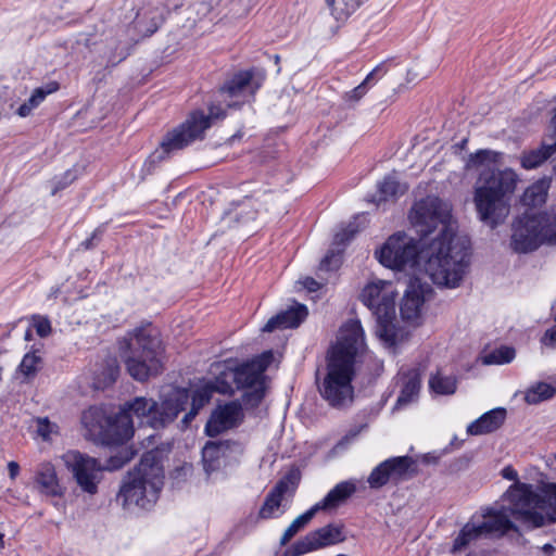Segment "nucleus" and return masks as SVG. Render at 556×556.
Segmentation results:
<instances>
[{"label": "nucleus", "instance_id": "nucleus-1", "mask_svg": "<svg viewBox=\"0 0 556 556\" xmlns=\"http://www.w3.org/2000/svg\"><path fill=\"white\" fill-rule=\"evenodd\" d=\"M409 219L420 241L394 233L377 251L379 262L392 269H409L414 275L425 273L438 286L457 288L469 267L470 243L456 235L450 205L427 197L415 203Z\"/></svg>", "mask_w": 556, "mask_h": 556}, {"label": "nucleus", "instance_id": "nucleus-2", "mask_svg": "<svg viewBox=\"0 0 556 556\" xmlns=\"http://www.w3.org/2000/svg\"><path fill=\"white\" fill-rule=\"evenodd\" d=\"M501 153L480 150L470 156L471 166H484L475 188L473 202L482 223L495 228L503 224L509 214L508 197L514 193L518 176L513 169L495 170Z\"/></svg>", "mask_w": 556, "mask_h": 556}, {"label": "nucleus", "instance_id": "nucleus-3", "mask_svg": "<svg viewBox=\"0 0 556 556\" xmlns=\"http://www.w3.org/2000/svg\"><path fill=\"white\" fill-rule=\"evenodd\" d=\"M365 349V333L358 319L346 321L338 342L328 355L327 374L319 384L321 396L332 406H342L353 399L354 363Z\"/></svg>", "mask_w": 556, "mask_h": 556}, {"label": "nucleus", "instance_id": "nucleus-4", "mask_svg": "<svg viewBox=\"0 0 556 556\" xmlns=\"http://www.w3.org/2000/svg\"><path fill=\"white\" fill-rule=\"evenodd\" d=\"M510 514L526 529L532 530L556 523V484L542 489L529 483L510 485L505 492Z\"/></svg>", "mask_w": 556, "mask_h": 556}, {"label": "nucleus", "instance_id": "nucleus-5", "mask_svg": "<svg viewBox=\"0 0 556 556\" xmlns=\"http://www.w3.org/2000/svg\"><path fill=\"white\" fill-rule=\"evenodd\" d=\"M273 359L270 352L240 366L233 367L231 363L216 365V377L210 380L217 393L232 394L236 390H245L243 402L248 405H257L265 394L264 372Z\"/></svg>", "mask_w": 556, "mask_h": 556}, {"label": "nucleus", "instance_id": "nucleus-6", "mask_svg": "<svg viewBox=\"0 0 556 556\" xmlns=\"http://www.w3.org/2000/svg\"><path fill=\"white\" fill-rule=\"evenodd\" d=\"M164 483V470L157 452H147L140 464L125 479L118 500L124 507L149 509L157 500Z\"/></svg>", "mask_w": 556, "mask_h": 556}, {"label": "nucleus", "instance_id": "nucleus-7", "mask_svg": "<svg viewBox=\"0 0 556 556\" xmlns=\"http://www.w3.org/2000/svg\"><path fill=\"white\" fill-rule=\"evenodd\" d=\"M162 354V342L150 326L136 328L125 338L122 356L127 371L138 381L161 371Z\"/></svg>", "mask_w": 556, "mask_h": 556}, {"label": "nucleus", "instance_id": "nucleus-8", "mask_svg": "<svg viewBox=\"0 0 556 556\" xmlns=\"http://www.w3.org/2000/svg\"><path fill=\"white\" fill-rule=\"evenodd\" d=\"M130 458L131 456L118 453L110 457L106 465H102L98 458L79 451H67L61 456L77 488L89 496L98 494L105 470H117Z\"/></svg>", "mask_w": 556, "mask_h": 556}, {"label": "nucleus", "instance_id": "nucleus-9", "mask_svg": "<svg viewBox=\"0 0 556 556\" xmlns=\"http://www.w3.org/2000/svg\"><path fill=\"white\" fill-rule=\"evenodd\" d=\"M542 243H556V215L527 212L514 222L510 241L514 251L527 253Z\"/></svg>", "mask_w": 556, "mask_h": 556}, {"label": "nucleus", "instance_id": "nucleus-10", "mask_svg": "<svg viewBox=\"0 0 556 556\" xmlns=\"http://www.w3.org/2000/svg\"><path fill=\"white\" fill-rule=\"evenodd\" d=\"M503 500L508 503L507 506H502L500 509L486 508L483 513V521L476 523L468 521L460 530L453 543L452 552H460L472 542L491 535H503L509 531H518L515 521L518 522L510 514V502L506 498L505 494Z\"/></svg>", "mask_w": 556, "mask_h": 556}, {"label": "nucleus", "instance_id": "nucleus-11", "mask_svg": "<svg viewBox=\"0 0 556 556\" xmlns=\"http://www.w3.org/2000/svg\"><path fill=\"white\" fill-rule=\"evenodd\" d=\"M396 290L391 281L372 280L368 282L362 293L361 301L377 318V334L384 341H391V324L395 317Z\"/></svg>", "mask_w": 556, "mask_h": 556}, {"label": "nucleus", "instance_id": "nucleus-12", "mask_svg": "<svg viewBox=\"0 0 556 556\" xmlns=\"http://www.w3.org/2000/svg\"><path fill=\"white\" fill-rule=\"evenodd\" d=\"M225 117L219 105H211L208 115L203 112H193L185 123L168 132L161 143L164 153H172L184 149L197 139H201L212 121Z\"/></svg>", "mask_w": 556, "mask_h": 556}, {"label": "nucleus", "instance_id": "nucleus-13", "mask_svg": "<svg viewBox=\"0 0 556 556\" xmlns=\"http://www.w3.org/2000/svg\"><path fill=\"white\" fill-rule=\"evenodd\" d=\"M154 417H157L156 402L152 399L139 396L125 404L111 425V431L116 435V441L124 442L134 435L132 418H137L139 426L160 428Z\"/></svg>", "mask_w": 556, "mask_h": 556}, {"label": "nucleus", "instance_id": "nucleus-14", "mask_svg": "<svg viewBox=\"0 0 556 556\" xmlns=\"http://www.w3.org/2000/svg\"><path fill=\"white\" fill-rule=\"evenodd\" d=\"M343 540L344 535L342 527L329 523L307 533L293 545V548L295 551V555H303L329 545H334Z\"/></svg>", "mask_w": 556, "mask_h": 556}, {"label": "nucleus", "instance_id": "nucleus-15", "mask_svg": "<svg viewBox=\"0 0 556 556\" xmlns=\"http://www.w3.org/2000/svg\"><path fill=\"white\" fill-rule=\"evenodd\" d=\"M430 292V286L421 282L419 277L414 276L410 278L400 307L403 319L407 321L417 320L421 315L425 301Z\"/></svg>", "mask_w": 556, "mask_h": 556}, {"label": "nucleus", "instance_id": "nucleus-16", "mask_svg": "<svg viewBox=\"0 0 556 556\" xmlns=\"http://www.w3.org/2000/svg\"><path fill=\"white\" fill-rule=\"evenodd\" d=\"M413 460L408 456H399L386 459L372 469L368 477V483L372 489H379L390 479H400L406 475Z\"/></svg>", "mask_w": 556, "mask_h": 556}, {"label": "nucleus", "instance_id": "nucleus-17", "mask_svg": "<svg viewBox=\"0 0 556 556\" xmlns=\"http://www.w3.org/2000/svg\"><path fill=\"white\" fill-rule=\"evenodd\" d=\"M243 418L242 407L238 402H230L218 406L211 415L205 426V432L210 437L238 426Z\"/></svg>", "mask_w": 556, "mask_h": 556}, {"label": "nucleus", "instance_id": "nucleus-18", "mask_svg": "<svg viewBox=\"0 0 556 556\" xmlns=\"http://www.w3.org/2000/svg\"><path fill=\"white\" fill-rule=\"evenodd\" d=\"M190 393L187 389L173 388L164 394L161 405L156 403L157 417L154 420L160 427L173 421L189 404Z\"/></svg>", "mask_w": 556, "mask_h": 556}, {"label": "nucleus", "instance_id": "nucleus-19", "mask_svg": "<svg viewBox=\"0 0 556 556\" xmlns=\"http://www.w3.org/2000/svg\"><path fill=\"white\" fill-rule=\"evenodd\" d=\"M264 80L263 76L255 77L253 71L236 73L222 88L229 98H241L242 102L253 97Z\"/></svg>", "mask_w": 556, "mask_h": 556}, {"label": "nucleus", "instance_id": "nucleus-20", "mask_svg": "<svg viewBox=\"0 0 556 556\" xmlns=\"http://www.w3.org/2000/svg\"><path fill=\"white\" fill-rule=\"evenodd\" d=\"M295 486V482L291 476L279 480L266 496L265 502L260 509V517L263 519H270L280 516L282 514L280 507L285 494L293 493Z\"/></svg>", "mask_w": 556, "mask_h": 556}, {"label": "nucleus", "instance_id": "nucleus-21", "mask_svg": "<svg viewBox=\"0 0 556 556\" xmlns=\"http://www.w3.org/2000/svg\"><path fill=\"white\" fill-rule=\"evenodd\" d=\"M399 379L402 386L400 395L393 407V412L402 409L409 403L414 402L420 390V375L416 368L401 370Z\"/></svg>", "mask_w": 556, "mask_h": 556}, {"label": "nucleus", "instance_id": "nucleus-22", "mask_svg": "<svg viewBox=\"0 0 556 556\" xmlns=\"http://www.w3.org/2000/svg\"><path fill=\"white\" fill-rule=\"evenodd\" d=\"M35 484L39 492L45 495L61 496L63 494L55 467L50 462L38 465L35 472Z\"/></svg>", "mask_w": 556, "mask_h": 556}, {"label": "nucleus", "instance_id": "nucleus-23", "mask_svg": "<svg viewBox=\"0 0 556 556\" xmlns=\"http://www.w3.org/2000/svg\"><path fill=\"white\" fill-rule=\"evenodd\" d=\"M307 316V308L303 304H295L276 316L271 317L263 327L264 332H271L276 329H288L298 327Z\"/></svg>", "mask_w": 556, "mask_h": 556}, {"label": "nucleus", "instance_id": "nucleus-24", "mask_svg": "<svg viewBox=\"0 0 556 556\" xmlns=\"http://www.w3.org/2000/svg\"><path fill=\"white\" fill-rule=\"evenodd\" d=\"M506 409L497 407L484 413L478 419L470 422L467 427L469 435L488 434L497 430L505 421Z\"/></svg>", "mask_w": 556, "mask_h": 556}, {"label": "nucleus", "instance_id": "nucleus-25", "mask_svg": "<svg viewBox=\"0 0 556 556\" xmlns=\"http://www.w3.org/2000/svg\"><path fill=\"white\" fill-rule=\"evenodd\" d=\"M356 492V484L353 480L342 481L332 488L327 495L315 505L317 511L330 510L344 503Z\"/></svg>", "mask_w": 556, "mask_h": 556}, {"label": "nucleus", "instance_id": "nucleus-26", "mask_svg": "<svg viewBox=\"0 0 556 556\" xmlns=\"http://www.w3.org/2000/svg\"><path fill=\"white\" fill-rule=\"evenodd\" d=\"M119 374V366L116 357L108 356L101 364H97L93 370V388L103 390L113 384Z\"/></svg>", "mask_w": 556, "mask_h": 556}, {"label": "nucleus", "instance_id": "nucleus-27", "mask_svg": "<svg viewBox=\"0 0 556 556\" xmlns=\"http://www.w3.org/2000/svg\"><path fill=\"white\" fill-rule=\"evenodd\" d=\"M228 445L224 442H207L202 450V462L210 476L225 464Z\"/></svg>", "mask_w": 556, "mask_h": 556}, {"label": "nucleus", "instance_id": "nucleus-28", "mask_svg": "<svg viewBox=\"0 0 556 556\" xmlns=\"http://www.w3.org/2000/svg\"><path fill=\"white\" fill-rule=\"evenodd\" d=\"M60 85L56 81H50L43 86L35 88L30 97L23 104L20 105V108L16 111V114L20 117L29 116L31 112L35 109H37L49 94L58 91Z\"/></svg>", "mask_w": 556, "mask_h": 556}, {"label": "nucleus", "instance_id": "nucleus-29", "mask_svg": "<svg viewBox=\"0 0 556 556\" xmlns=\"http://www.w3.org/2000/svg\"><path fill=\"white\" fill-rule=\"evenodd\" d=\"M406 190V185L401 184L395 176L389 175L378 184L377 193L371 201L380 205L381 202L395 200L397 197L404 194Z\"/></svg>", "mask_w": 556, "mask_h": 556}, {"label": "nucleus", "instance_id": "nucleus-30", "mask_svg": "<svg viewBox=\"0 0 556 556\" xmlns=\"http://www.w3.org/2000/svg\"><path fill=\"white\" fill-rule=\"evenodd\" d=\"M216 390L213 388L210 381L201 383L190 395V410L184 416L182 422L187 426L198 414L199 409L208 403L211 396Z\"/></svg>", "mask_w": 556, "mask_h": 556}, {"label": "nucleus", "instance_id": "nucleus-31", "mask_svg": "<svg viewBox=\"0 0 556 556\" xmlns=\"http://www.w3.org/2000/svg\"><path fill=\"white\" fill-rule=\"evenodd\" d=\"M545 140L543 144L529 152H525L521 156V165L526 169H533L543 164L555 151L556 143Z\"/></svg>", "mask_w": 556, "mask_h": 556}, {"label": "nucleus", "instance_id": "nucleus-32", "mask_svg": "<svg viewBox=\"0 0 556 556\" xmlns=\"http://www.w3.org/2000/svg\"><path fill=\"white\" fill-rule=\"evenodd\" d=\"M388 72L387 62H381L378 64L361 83L357 87L352 89L350 92L345 94L346 101H358L362 99L369 87L375 84L379 78H381Z\"/></svg>", "mask_w": 556, "mask_h": 556}, {"label": "nucleus", "instance_id": "nucleus-33", "mask_svg": "<svg viewBox=\"0 0 556 556\" xmlns=\"http://www.w3.org/2000/svg\"><path fill=\"white\" fill-rule=\"evenodd\" d=\"M429 388L439 395H452L457 389V379L453 375H445L438 370L429 379Z\"/></svg>", "mask_w": 556, "mask_h": 556}, {"label": "nucleus", "instance_id": "nucleus-34", "mask_svg": "<svg viewBox=\"0 0 556 556\" xmlns=\"http://www.w3.org/2000/svg\"><path fill=\"white\" fill-rule=\"evenodd\" d=\"M41 362L40 351L33 349L23 356L17 371L24 376L26 381H29L38 374Z\"/></svg>", "mask_w": 556, "mask_h": 556}, {"label": "nucleus", "instance_id": "nucleus-35", "mask_svg": "<svg viewBox=\"0 0 556 556\" xmlns=\"http://www.w3.org/2000/svg\"><path fill=\"white\" fill-rule=\"evenodd\" d=\"M337 22H345L358 8L356 0H325Z\"/></svg>", "mask_w": 556, "mask_h": 556}, {"label": "nucleus", "instance_id": "nucleus-36", "mask_svg": "<svg viewBox=\"0 0 556 556\" xmlns=\"http://www.w3.org/2000/svg\"><path fill=\"white\" fill-rule=\"evenodd\" d=\"M81 422L88 431L100 432L106 424L104 410L97 406L89 407L83 413Z\"/></svg>", "mask_w": 556, "mask_h": 556}, {"label": "nucleus", "instance_id": "nucleus-37", "mask_svg": "<svg viewBox=\"0 0 556 556\" xmlns=\"http://www.w3.org/2000/svg\"><path fill=\"white\" fill-rule=\"evenodd\" d=\"M317 510L312 506L304 514L298 516L285 530L280 539V544L286 545L299 531H301L316 515Z\"/></svg>", "mask_w": 556, "mask_h": 556}, {"label": "nucleus", "instance_id": "nucleus-38", "mask_svg": "<svg viewBox=\"0 0 556 556\" xmlns=\"http://www.w3.org/2000/svg\"><path fill=\"white\" fill-rule=\"evenodd\" d=\"M547 188L544 181H538L528 187L522 197L521 202L527 206H536L545 202Z\"/></svg>", "mask_w": 556, "mask_h": 556}, {"label": "nucleus", "instance_id": "nucleus-39", "mask_svg": "<svg viewBox=\"0 0 556 556\" xmlns=\"http://www.w3.org/2000/svg\"><path fill=\"white\" fill-rule=\"evenodd\" d=\"M516 356V351L511 346L502 345L494 349L482 357L484 365H504L513 362Z\"/></svg>", "mask_w": 556, "mask_h": 556}, {"label": "nucleus", "instance_id": "nucleus-40", "mask_svg": "<svg viewBox=\"0 0 556 556\" xmlns=\"http://www.w3.org/2000/svg\"><path fill=\"white\" fill-rule=\"evenodd\" d=\"M554 394L555 389L551 384L546 382H539L528 389L525 395V400L529 404H538L542 401L553 397Z\"/></svg>", "mask_w": 556, "mask_h": 556}, {"label": "nucleus", "instance_id": "nucleus-41", "mask_svg": "<svg viewBox=\"0 0 556 556\" xmlns=\"http://www.w3.org/2000/svg\"><path fill=\"white\" fill-rule=\"evenodd\" d=\"M34 422L37 435L43 441H51L53 437L59 434V426L50 421L48 417H37Z\"/></svg>", "mask_w": 556, "mask_h": 556}, {"label": "nucleus", "instance_id": "nucleus-42", "mask_svg": "<svg viewBox=\"0 0 556 556\" xmlns=\"http://www.w3.org/2000/svg\"><path fill=\"white\" fill-rule=\"evenodd\" d=\"M33 327L41 338L48 337L52 330L50 320L41 315H35L33 317Z\"/></svg>", "mask_w": 556, "mask_h": 556}, {"label": "nucleus", "instance_id": "nucleus-43", "mask_svg": "<svg viewBox=\"0 0 556 556\" xmlns=\"http://www.w3.org/2000/svg\"><path fill=\"white\" fill-rule=\"evenodd\" d=\"M358 231L357 227L351 223L346 228L337 232L334 236V243L339 245H344L348 241H350L354 235Z\"/></svg>", "mask_w": 556, "mask_h": 556}, {"label": "nucleus", "instance_id": "nucleus-44", "mask_svg": "<svg viewBox=\"0 0 556 556\" xmlns=\"http://www.w3.org/2000/svg\"><path fill=\"white\" fill-rule=\"evenodd\" d=\"M341 256L340 252L336 253L334 251H330L320 262L321 270H330L336 269L340 266Z\"/></svg>", "mask_w": 556, "mask_h": 556}, {"label": "nucleus", "instance_id": "nucleus-45", "mask_svg": "<svg viewBox=\"0 0 556 556\" xmlns=\"http://www.w3.org/2000/svg\"><path fill=\"white\" fill-rule=\"evenodd\" d=\"M541 343L556 350V325L545 331L544 336L541 338Z\"/></svg>", "mask_w": 556, "mask_h": 556}, {"label": "nucleus", "instance_id": "nucleus-46", "mask_svg": "<svg viewBox=\"0 0 556 556\" xmlns=\"http://www.w3.org/2000/svg\"><path fill=\"white\" fill-rule=\"evenodd\" d=\"M75 179H76V176L74 175V173L72 170H67L64 175V179L55 182V187L52 190V194H55L59 190L64 189L66 186H68Z\"/></svg>", "mask_w": 556, "mask_h": 556}, {"label": "nucleus", "instance_id": "nucleus-47", "mask_svg": "<svg viewBox=\"0 0 556 556\" xmlns=\"http://www.w3.org/2000/svg\"><path fill=\"white\" fill-rule=\"evenodd\" d=\"M300 283L309 292H315L320 288V283L311 277L304 278Z\"/></svg>", "mask_w": 556, "mask_h": 556}, {"label": "nucleus", "instance_id": "nucleus-48", "mask_svg": "<svg viewBox=\"0 0 556 556\" xmlns=\"http://www.w3.org/2000/svg\"><path fill=\"white\" fill-rule=\"evenodd\" d=\"M502 477L506 480H511V481H515V484L519 483L517 481L518 479V472L511 467V466H506L505 468H503L502 470Z\"/></svg>", "mask_w": 556, "mask_h": 556}, {"label": "nucleus", "instance_id": "nucleus-49", "mask_svg": "<svg viewBox=\"0 0 556 556\" xmlns=\"http://www.w3.org/2000/svg\"><path fill=\"white\" fill-rule=\"evenodd\" d=\"M250 206V203L249 201L248 202H244L242 204V210L240 211L239 215H240V218L238 219L239 222H248V220H252L255 218L256 216V213L255 212H248L244 216H243V213H244V208Z\"/></svg>", "mask_w": 556, "mask_h": 556}, {"label": "nucleus", "instance_id": "nucleus-50", "mask_svg": "<svg viewBox=\"0 0 556 556\" xmlns=\"http://www.w3.org/2000/svg\"><path fill=\"white\" fill-rule=\"evenodd\" d=\"M8 470L10 478L14 480L20 473V465L16 462L12 460L8 464Z\"/></svg>", "mask_w": 556, "mask_h": 556}, {"label": "nucleus", "instance_id": "nucleus-51", "mask_svg": "<svg viewBox=\"0 0 556 556\" xmlns=\"http://www.w3.org/2000/svg\"><path fill=\"white\" fill-rule=\"evenodd\" d=\"M547 140H549L553 143H556V109L551 121V134L547 136Z\"/></svg>", "mask_w": 556, "mask_h": 556}, {"label": "nucleus", "instance_id": "nucleus-52", "mask_svg": "<svg viewBox=\"0 0 556 556\" xmlns=\"http://www.w3.org/2000/svg\"><path fill=\"white\" fill-rule=\"evenodd\" d=\"M100 232V229L94 230L89 239L81 242V247H84L85 249H90L93 245V239H96Z\"/></svg>", "mask_w": 556, "mask_h": 556}, {"label": "nucleus", "instance_id": "nucleus-53", "mask_svg": "<svg viewBox=\"0 0 556 556\" xmlns=\"http://www.w3.org/2000/svg\"><path fill=\"white\" fill-rule=\"evenodd\" d=\"M24 339H25L26 341H30V340L33 339L31 330H29V329H28V330L25 332Z\"/></svg>", "mask_w": 556, "mask_h": 556}, {"label": "nucleus", "instance_id": "nucleus-54", "mask_svg": "<svg viewBox=\"0 0 556 556\" xmlns=\"http://www.w3.org/2000/svg\"><path fill=\"white\" fill-rule=\"evenodd\" d=\"M553 549H554V547H553V545H551V544H545V545L543 546V551H544L545 553H551Z\"/></svg>", "mask_w": 556, "mask_h": 556}, {"label": "nucleus", "instance_id": "nucleus-55", "mask_svg": "<svg viewBox=\"0 0 556 556\" xmlns=\"http://www.w3.org/2000/svg\"><path fill=\"white\" fill-rule=\"evenodd\" d=\"M415 77H416V75L415 74L413 75L412 71L407 72V80L408 81L413 80Z\"/></svg>", "mask_w": 556, "mask_h": 556}, {"label": "nucleus", "instance_id": "nucleus-56", "mask_svg": "<svg viewBox=\"0 0 556 556\" xmlns=\"http://www.w3.org/2000/svg\"><path fill=\"white\" fill-rule=\"evenodd\" d=\"M240 102L239 101H236V102H231V103H228V106L231 108V106H235L237 104H239Z\"/></svg>", "mask_w": 556, "mask_h": 556}, {"label": "nucleus", "instance_id": "nucleus-57", "mask_svg": "<svg viewBox=\"0 0 556 556\" xmlns=\"http://www.w3.org/2000/svg\"><path fill=\"white\" fill-rule=\"evenodd\" d=\"M0 544H3V535L1 532H0Z\"/></svg>", "mask_w": 556, "mask_h": 556}]
</instances>
